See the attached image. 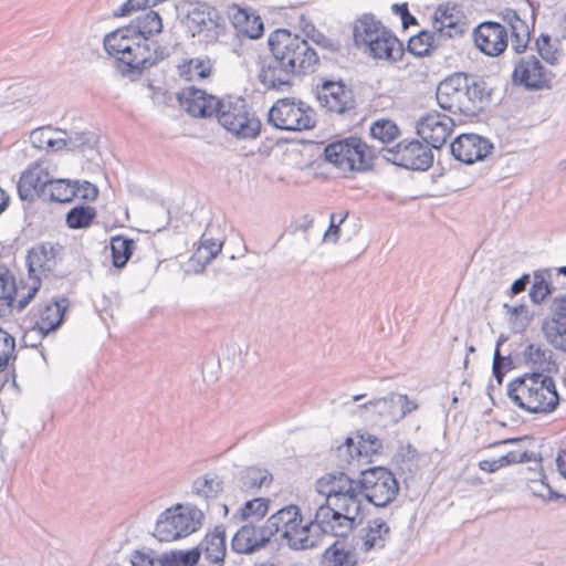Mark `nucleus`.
Returning <instances> with one entry per match:
<instances>
[{"label": "nucleus", "mask_w": 566, "mask_h": 566, "mask_svg": "<svg viewBox=\"0 0 566 566\" xmlns=\"http://www.w3.org/2000/svg\"><path fill=\"white\" fill-rule=\"evenodd\" d=\"M271 55L261 62L258 80L264 88L287 92L295 77L316 72L319 56L306 39L287 29H276L268 36Z\"/></svg>", "instance_id": "1"}, {"label": "nucleus", "mask_w": 566, "mask_h": 566, "mask_svg": "<svg viewBox=\"0 0 566 566\" xmlns=\"http://www.w3.org/2000/svg\"><path fill=\"white\" fill-rule=\"evenodd\" d=\"M163 20L153 11H145L127 27L104 38L105 51L117 60L123 75L138 77L142 73L169 55L166 46H150L149 38L161 32Z\"/></svg>", "instance_id": "2"}, {"label": "nucleus", "mask_w": 566, "mask_h": 566, "mask_svg": "<svg viewBox=\"0 0 566 566\" xmlns=\"http://www.w3.org/2000/svg\"><path fill=\"white\" fill-rule=\"evenodd\" d=\"M492 88L482 77L468 73H453L441 81L436 97L442 109L452 114L473 116L491 101Z\"/></svg>", "instance_id": "3"}, {"label": "nucleus", "mask_w": 566, "mask_h": 566, "mask_svg": "<svg viewBox=\"0 0 566 566\" xmlns=\"http://www.w3.org/2000/svg\"><path fill=\"white\" fill-rule=\"evenodd\" d=\"M511 402L533 415H548L559 405L555 380L539 371L525 373L511 380L506 387Z\"/></svg>", "instance_id": "4"}, {"label": "nucleus", "mask_w": 566, "mask_h": 566, "mask_svg": "<svg viewBox=\"0 0 566 566\" xmlns=\"http://www.w3.org/2000/svg\"><path fill=\"white\" fill-rule=\"evenodd\" d=\"M201 510L192 504H176L157 518L154 536L160 542H172L197 532L203 522Z\"/></svg>", "instance_id": "5"}, {"label": "nucleus", "mask_w": 566, "mask_h": 566, "mask_svg": "<svg viewBox=\"0 0 566 566\" xmlns=\"http://www.w3.org/2000/svg\"><path fill=\"white\" fill-rule=\"evenodd\" d=\"M218 122L224 129L238 138H255L260 134L261 123L250 112L242 97H227L221 99L216 114Z\"/></svg>", "instance_id": "6"}, {"label": "nucleus", "mask_w": 566, "mask_h": 566, "mask_svg": "<svg viewBox=\"0 0 566 566\" xmlns=\"http://www.w3.org/2000/svg\"><path fill=\"white\" fill-rule=\"evenodd\" d=\"M399 493L395 474L385 467H374L360 471L358 497L366 499L377 507H386Z\"/></svg>", "instance_id": "7"}, {"label": "nucleus", "mask_w": 566, "mask_h": 566, "mask_svg": "<svg viewBox=\"0 0 566 566\" xmlns=\"http://www.w3.org/2000/svg\"><path fill=\"white\" fill-rule=\"evenodd\" d=\"M325 159L344 172L365 171L371 168L374 150L360 138L350 137L325 147Z\"/></svg>", "instance_id": "8"}, {"label": "nucleus", "mask_w": 566, "mask_h": 566, "mask_svg": "<svg viewBox=\"0 0 566 566\" xmlns=\"http://www.w3.org/2000/svg\"><path fill=\"white\" fill-rule=\"evenodd\" d=\"M316 491L326 497L331 504L354 512L361 505L358 497V480L352 479L345 470L326 473L316 481Z\"/></svg>", "instance_id": "9"}, {"label": "nucleus", "mask_w": 566, "mask_h": 566, "mask_svg": "<svg viewBox=\"0 0 566 566\" xmlns=\"http://www.w3.org/2000/svg\"><path fill=\"white\" fill-rule=\"evenodd\" d=\"M185 24L192 36H199L206 43H214L224 34L226 23L220 12L207 2H190Z\"/></svg>", "instance_id": "10"}, {"label": "nucleus", "mask_w": 566, "mask_h": 566, "mask_svg": "<svg viewBox=\"0 0 566 566\" xmlns=\"http://www.w3.org/2000/svg\"><path fill=\"white\" fill-rule=\"evenodd\" d=\"M268 120L282 130H305L315 126L314 111L304 102L282 98L269 111Z\"/></svg>", "instance_id": "11"}, {"label": "nucleus", "mask_w": 566, "mask_h": 566, "mask_svg": "<svg viewBox=\"0 0 566 566\" xmlns=\"http://www.w3.org/2000/svg\"><path fill=\"white\" fill-rule=\"evenodd\" d=\"M29 279L28 292L18 300L17 311H23L41 286V277L46 276L56 265V252L50 243H42L29 250L27 255Z\"/></svg>", "instance_id": "12"}, {"label": "nucleus", "mask_w": 566, "mask_h": 566, "mask_svg": "<svg viewBox=\"0 0 566 566\" xmlns=\"http://www.w3.org/2000/svg\"><path fill=\"white\" fill-rule=\"evenodd\" d=\"M382 157L397 166L411 170H427L433 163L431 149L419 140H402L394 148L384 149Z\"/></svg>", "instance_id": "13"}, {"label": "nucleus", "mask_w": 566, "mask_h": 566, "mask_svg": "<svg viewBox=\"0 0 566 566\" xmlns=\"http://www.w3.org/2000/svg\"><path fill=\"white\" fill-rule=\"evenodd\" d=\"M552 78L553 73L535 55L521 56L512 73L513 84L528 91L549 87Z\"/></svg>", "instance_id": "14"}, {"label": "nucleus", "mask_w": 566, "mask_h": 566, "mask_svg": "<svg viewBox=\"0 0 566 566\" xmlns=\"http://www.w3.org/2000/svg\"><path fill=\"white\" fill-rule=\"evenodd\" d=\"M454 120L446 114L430 112L417 122V134L432 148L440 149L453 132Z\"/></svg>", "instance_id": "15"}, {"label": "nucleus", "mask_w": 566, "mask_h": 566, "mask_svg": "<svg viewBox=\"0 0 566 566\" xmlns=\"http://www.w3.org/2000/svg\"><path fill=\"white\" fill-rule=\"evenodd\" d=\"M316 98L331 113L345 114L355 108L353 93L342 82L324 81L316 87Z\"/></svg>", "instance_id": "16"}, {"label": "nucleus", "mask_w": 566, "mask_h": 566, "mask_svg": "<svg viewBox=\"0 0 566 566\" xmlns=\"http://www.w3.org/2000/svg\"><path fill=\"white\" fill-rule=\"evenodd\" d=\"M493 144L476 134H462L450 145L451 154L464 164L484 160L493 150Z\"/></svg>", "instance_id": "17"}, {"label": "nucleus", "mask_w": 566, "mask_h": 566, "mask_svg": "<svg viewBox=\"0 0 566 566\" xmlns=\"http://www.w3.org/2000/svg\"><path fill=\"white\" fill-rule=\"evenodd\" d=\"M476 48L489 56H497L507 48V31L495 21L480 23L473 32Z\"/></svg>", "instance_id": "18"}, {"label": "nucleus", "mask_w": 566, "mask_h": 566, "mask_svg": "<svg viewBox=\"0 0 566 566\" xmlns=\"http://www.w3.org/2000/svg\"><path fill=\"white\" fill-rule=\"evenodd\" d=\"M432 29L438 33L437 36L446 43L467 32L468 23L457 6H439L433 13Z\"/></svg>", "instance_id": "19"}, {"label": "nucleus", "mask_w": 566, "mask_h": 566, "mask_svg": "<svg viewBox=\"0 0 566 566\" xmlns=\"http://www.w3.org/2000/svg\"><path fill=\"white\" fill-rule=\"evenodd\" d=\"M180 105L193 117H210L220 107L221 99L203 90L188 86L178 93Z\"/></svg>", "instance_id": "20"}, {"label": "nucleus", "mask_w": 566, "mask_h": 566, "mask_svg": "<svg viewBox=\"0 0 566 566\" xmlns=\"http://www.w3.org/2000/svg\"><path fill=\"white\" fill-rule=\"evenodd\" d=\"M227 13L238 33L250 39H259L263 35V21L253 9L233 3L228 7Z\"/></svg>", "instance_id": "21"}, {"label": "nucleus", "mask_w": 566, "mask_h": 566, "mask_svg": "<svg viewBox=\"0 0 566 566\" xmlns=\"http://www.w3.org/2000/svg\"><path fill=\"white\" fill-rule=\"evenodd\" d=\"M49 177L48 170L40 165L23 171L17 186L20 199L32 202L36 198H43Z\"/></svg>", "instance_id": "22"}, {"label": "nucleus", "mask_w": 566, "mask_h": 566, "mask_svg": "<svg viewBox=\"0 0 566 566\" xmlns=\"http://www.w3.org/2000/svg\"><path fill=\"white\" fill-rule=\"evenodd\" d=\"M271 538V532L265 524L256 527L253 524L243 525L232 538V549L240 554H250L263 547Z\"/></svg>", "instance_id": "23"}, {"label": "nucleus", "mask_w": 566, "mask_h": 566, "mask_svg": "<svg viewBox=\"0 0 566 566\" xmlns=\"http://www.w3.org/2000/svg\"><path fill=\"white\" fill-rule=\"evenodd\" d=\"M363 51L375 60L398 61L403 55V46L394 32L387 29V34H380Z\"/></svg>", "instance_id": "24"}, {"label": "nucleus", "mask_w": 566, "mask_h": 566, "mask_svg": "<svg viewBox=\"0 0 566 566\" xmlns=\"http://www.w3.org/2000/svg\"><path fill=\"white\" fill-rule=\"evenodd\" d=\"M69 304L70 302L67 297H60L59 300L45 305L40 313L39 319L33 326V331H36L42 336H46L50 332L59 328L63 322Z\"/></svg>", "instance_id": "25"}, {"label": "nucleus", "mask_w": 566, "mask_h": 566, "mask_svg": "<svg viewBox=\"0 0 566 566\" xmlns=\"http://www.w3.org/2000/svg\"><path fill=\"white\" fill-rule=\"evenodd\" d=\"M298 522H302V515L298 506L287 505L271 515L268 518L265 526L266 530L271 532V537L281 533L282 537L286 539Z\"/></svg>", "instance_id": "26"}, {"label": "nucleus", "mask_w": 566, "mask_h": 566, "mask_svg": "<svg viewBox=\"0 0 566 566\" xmlns=\"http://www.w3.org/2000/svg\"><path fill=\"white\" fill-rule=\"evenodd\" d=\"M66 132L51 126L39 127L30 134V143L38 149L60 151L65 148Z\"/></svg>", "instance_id": "27"}, {"label": "nucleus", "mask_w": 566, "mask_h": 566, "mask_svg": "<svg viewBox=\"0 0 566 566\" xmlns=\"http://www.w3.org/2000/svg\"><path fill=\"white\" fill-rule=\"evenodd\" d=\"M503 22L510 25L512 34V48L516 53L523 52L531 36V31L527 23L520 18L517 12L513 9H505L501 12Z\"/></svg>", "instance_id": "28"}, {"label": "nucleus", "mask_w": 566, "mask_h": 566, "mask_svg": "<svg viewBox=\"0 0 566 566\" xmlns=\"http://www.w3.org/2000/svg\"><path fill=\"white\" fill-rule=\"evenodd\" d=\"M337 467L342 470L355 472L359 470V462L363 458V449L356 438L347 437L345 441L335 449Z\"/></svg>", "instance_id": "29"}, {"label": "nucleus", "mask_w": 566, "mask_h": 566, "mask_svg": "<svg viewBox=\"0 0 566 566\" xmlns=\"http://www.w3.org/2000/svg\"><path fill=\"white\" fill-rule=\"evenodd\" d=\"M233 482L243 493H254L263 485L271 484L272 474L265 469L250 467L239 472Z\"/></svg>", "instance_id": "30"}, {"label": "nucleus", "mask_w": 566, "mask_h": 566, "mask_svg": "<svg viewBox=\"0 0 566 566\" xmlns=\"http://www.w3.org/2000/svg\"><path fill=\"white\" fill-rule=\"evenodd\" d=\"M547 342L557 350L566 353V313H553L543 325Z\"/></svg>", "instance_id": "31"}, {"label": "nucleus", "mask_w": 566, "mask_h": 566, "mask_svg": "<svg viewBox=\"0 0 566 566\" xmlns=\"http://www.w3.org/2000/svg\"><path fill=\"white\" fill-rule=\"evenodd\" d=\"M522 358L524 364L532 367L534 371L549 373L555 367L552 352L539 345L528 344L522 353Z\"/></svg>", "instance_id": "32"}, {"label": "nucleus", "mask_w": 566, "mask_h": 566, "mask_svg": "<svg viewBox=\"0 0 566 566\" xmlns=\"http://www.w3.org/2000/svg\"><path fill=\"white\" fill-rule=\"evenodd\" d=\"M201 546L208 559L213 563L223 562L227 551L224 527L216 526L213 532L206 535Z\"/></svg>", "instance_id": "33"}, {"label": "nucleus", "mask_w": 566, "mask_h": 566, "mask_svg": "<svg viewBox=\"0 0 566 566\" xmlns=\"http://www.w3.org/2000/svg\"><path fill=\"white\" fill-rule=\"evenodd\" d=\"M216 232H219V227L209 223L200 239L196 255L199 260L203 259L206 263L213 260L222 250L223 241L214 235Z\"/></svg>", "instance_id": "34"}, {"label": "nucleus", "mask_w": 566, "mask_h": 566, "mask_svg": "<svg viewBox=\"0 0 566 566\" xmlns=\"http://www.w3.org/2000/svg\"><path fill=\"white\" fill-rule=\"evenodd\" d=\"M212 62L209 57H192L178 65V74L186 81L203 80L211 75Z\"/></svg>", "instance_id": "35"}, {"label": "nucleus", "mask_w": 566, "mask_h": 566, "mask_svg": "<svg viewBox=\"0 0 566 566\" xmlns=\"http://www.w3.org/2000/svg\"><path fill=\"white\" fill-rule=\"evenodd\" d=\"M390 537V528L387 523L380 518L369 521L364 535V548L366 552L385 547Z\"/></svg>", "instance_id": "36"}, {"label": "nucleus", "mask_w": 566, "mask_h": 566, "mask_svg": "<svg viewBox=\"0 0 566 566\" xmlns=\"http://www.w3.org/2000/svg\"><path fill=\"white\" fill-rule=\"evenodd\" d=\"M337 512L331 522L328 533L336 537H345L354 528L356 520L360 515L361 505H357L354 512L348 513L340 507L335 509Z\"/></svg>", "instance_id": "37"}, {"label": "nucleus", "mask_w": 566, "mask_h": 566, "mask_svg": "<svg viewBox=\"0 0 566 566\" xmlns=\"http://www.w3.org/2000/svg\"><path fill=\"white\" fill-rule=\"evenodd\" d=\"M438 33L432 31H420L417 35H413L408 41V51L416 56H423L429 53L430 50L442 46L444 42L441 38L437 36Z\"/></svg>", "instance_id": "38"}, {"label": "nucleus", "mask_w": 566, "mask_h": 566, "mask_svg": "<svg viewBox=\"0 0 566 566\" xmlns=\"http://www.w3.org/2000/svg\"><path fill=\"white\" fill-rule=\"evenodd\" d=\"M315 523L307 522L303 524L298 522L296 527L291 531L290 536L285 539L287 545L292 549H308L317 544V537L312 535V530L315 527Z\"/></svg>", "instance_id": "39"}, {"label": "nucleus", "mask_w": 566, "mask_h": 566, "mask_svg": "<svg viewBox=\"0 0 566 566\" xmlns=\"http://www.w3.org/2000/svg\"><path fill=\"white\" fill-rule=\"evenodd\" d=\"M380 20L373 13H363L353 22V41L356 48L361 49L365 41L370 38V34L377 29Z\"/></svg>", "instance_id": "40"}, {"label": "nucleus", "mask_w": 566, "mask_h": 566, "mask_svg": "<svg viewBox=\"0 0 566 566\" xmlns=\"http://www.w3.org/2000/svg\"><path fill=\"white\" fill-rule=\"evenodd\" d=\"M75 195L74 182L64 179H51L49 177L43 199L56 202H70Z\"/></svg>", "instance_id": "41"}, {"label": "nucleus", "mask_w": 566, "mask_h": 566, "mask_svg": "<svg viewBox=\"0 0 566 566\" xmlns=\"http://www.w3.org/2000/svg\"><path fill=\"white\" fill-rule=\"evenodd\" d=\"M136 243L133 239L116 235L111 240L112 261L117 269L124 268L130 259Z\"/></svg>", "instance_id": "42"}, {"label": "nucleus", "mask_w": 566, "mask_h": 566, "mask_svg": "<svg viewBox=\"0 0 566 566\" xmlns=\"http://www.w3.org/2000/svg\"><path fill=\"white\" fill-rule=\"evenodd\" d=\"M322 563L324 566H356L357 560L352 551L336 542L325 549Z\"/></svg>", "instance_id": "43"}, {"label": "nucleus", "mask_w": 566, "mask_h": 566, "mask_svg": "<svg viewBox=\"0 0 566 566\" xmlns=\"http://www.w3.org/2000/svg\"><path fill=\"white\" fill-rule=\"evenodd\" d=\"M397 394H390L388 397L369 400L360 408L377 412L379 416L387 418L390 422L397 423L400 419H396L394 415L398 412Z\"/></svg>", "instance_id": "44"}, {"label": "nucleus", "mask_w": 566, "mask_h": 566, "mask_svg": "<svg viewBox=\"0 0 566 566\" xmlns=\"http://www.w3.org/2000/svg\"><path fill=\"white\" fill-rule=\"evenodd\" d=\"M19 290L15 284L14 275L4 264H0V301L4 302V305L8 307L18 306V301L15 296L18 295Z\"/></svg>", "instance_id": "45"}, {"label": "nucleus", "mask_w": 566, "mask_h": 566, "mask_svg": "<svg viewBox=\"0 0 566 566\" xmlns=\"http://www.w3.org/2000/svg\"><path fill=\"white\" fill-rule=\"evenodd\" d=\"M222 490H223V482L217 475L200 476V478L196 479L192 483L193 493L202 499H206V500L216 499Z\"/></svg>", "instance_id": "46"}, {"label": "nucleus", "mask_w": 566, "mask_h": 566, "mask_svg": "<svg viewBox=\"0 0 566 566\" xmlns=\"http://www.w3.org/2000/svg\"><path fill=\"white\" fill-rule=\"evenodd\" d=\"M96 218V209L91 206H75L66 213V224L70 229H83L92 224Z\"/></svg>", "instance_id": "47"}, {"label": "nucleus", "mask_w": 566, "mask_h": 566, "mask_svg": "<svg viewBox=\"0 0 566 566\" xmlns=\"http://www.w3.org/2000/svg\"><path fill=\"white\" fill-rule=\"evenodd\" d=\"M200 558V551L192 548L189 551H178L164 554L160 559V566H196Z\"/></svg>", "instance_id": "48"}, {"label": "nucleus", "mask_w": 566, "mask_h": 566, "mask_svg": "<svg viewBox=\"0 0 566 566\" xmlns=\"http://www.w3.org/2000/svg\"><path fill=\"white\" fill-rule=\"evenodd\" d=\"M538 480L532 479L528 485L532 494L536 497H541L544 501H556L559 499L566 500V495L556 492L547 482V478L544 473L542 465H538Z\"/></svg>", "instance_id": "49"}, {"label": "nucleus", "mask_w": 566, "mask_h": 566, "mask_svg": "<svg viewBox=\"0 0 566 566\" xmlns=\"http://www.w3.org/2000/svg\"><path fill=\"white\" fill-rule=\"evenodd\" d=\"M66 150H92L97 144V136L92 132L71 133L63 136Z\"/></svg>", "instance_id": "50"}, {"label": "nucleus", "mask_w": 566, "mask_h": 566, "mask_svg": "<svg viewBox=\"0 0 566 566\" xmlns=\"http://www.w3.org/2000/svg\"><path fill=\"white\" fill-rule=\"evenodd\" d=\"M399 128L395 122L390 119H378L370 126V135L384 144L394 142L399 136Z\"/></svg>", "instance_id": "51"}, {"label": "nucleus", "mask_w": 566, "mask_h": 566, "mask_svg": "<svg viewBox=\"0 0 566 566\" xmlns=\"http://www.w3.org/2000/svg\"><path fill=\"white\" fill-rule=\"evenodd\" d=\"M15 339L7 331L0 328V373L7 370L11 361H14Z\"/></svg>", "instance_id": "52"}, {"label": "nucleus", "mask_w": 566, "mask_h": 566, "mask_svg": "<svg viewBox=\"0 0 566 566\" xmlns=\"http://www.w3.org/2000/svg\"><path fill=\"white\" fill-rule=\"evenodd\" d=\"M269 510V500L263 497H256L245 502L243 507L240 510L241 518L243 521L252 517L255 520L263 518Z\"/></svg>", "instance_id": "53"}, {"label": "nucleus", "mask_w": 566, "mask_h": 566, "mask_svg": "<svg viewBox=\"0 0 566 566\" xmlns=\"http://www.w3.org/2000/svg\"><path fill=\"white\" fill-rule=\"evenodd\" d=\"M337 509L334 504H331L328 500H325L324 504H321L316 510L315 518L312 521L315 523V527L322 533L327 534L332 520L336 514Z\"/></svg>", "instance_id": "54"}, {"label": "nucleus", "mask_w": 566, "mask_h": 566, "mask_svg": "<svg viewBox=\"0 0 566 566\" xmlns=\"http://www.w3.org/2000/svg\"><path fill=\"white\" fill-rule=\"evenodd\" d=\"M536 46L543 60H545L547 63L552 65L557 63L559 59V53L557 49L554 48L549 35L542 34L536 40Z\"/></svg>", "instance_id": "55"}, {"label": "nucleus", "mask_w": 566, "mask_h": 566, "mask_svg": "<svg viewBox=\"0 0 566 566\" xmlns=\"http://www.w3.org/2000/svg\"><path fill=\"white\" fill-rule=\"evenodd\" d=\"M552 293V286L551 284L545 280V277L542 274L535 273L534 275V282L530 290V297L531 300L538 304L544 298Z\"/></svg>", "instance_id": "56"}, {"label": "nucleus", "mask_w": 566, "mask_h": 566, "mask_svg": "<svg viewBox=\"0 0 566 566\" xmlns=\"http://www.w3.org/2000/svg\"><path fill=\"white\" fill-rule=\"evenodd\" d=\"M357 440L365 458L378 454L382 449V441L374 434H358Z\"/></svg>", "instance_id": "57"}, {"label": "nucleus", "mask_w": 566, "mask_h": 566, "mask_svg": "<svg viewBox=\"0 0 566 566\" xmlns=\"http://www.w3.org/2000/svg\"><path fill=\"white\" fill-rule=\"evenodd\" d=\"M311 40L317 44L318 46L329 51V52H337L340 49L339 42L326 36L321 31L316 30L315 25H311Z\"/></svg>", "instance_id": "58"}, {"label": "nucleus", "mask_w": 566, "mask_h": 566, "mask_svg": "<svg viewBox=\"0 0 566 566\" xmlns=\"http://www.w3.org/2000/svg\"><path fill=\"white\" fill-rule=\"evenodd\" d=\"M347 216H348V212L339 214L338 222H335V219L337 218V214L336 213H332L331 214V217H329V227H328V229L326 230V232L324 234V240L331 241V242H334V243L338 241L340 226L344 223V221L346 220Z\"/></svg>", "instance_id": "59"}, {"label": "nucleus", "mask_w": 566, "mask_h": 566, "mask_svg": "<svg viewBox=\"0 0 566 566\" xmlns=\"http://www.w3.org/2000/svg\"><path fill=\"white\" fill-rule=\"evenodd\" d=\"M74 189L76 190L75 197H80L87 201H93L98 196L97 187L88 181H75Z\"/></svg>", "instance_id": "60"}, {"label": "nucleus", "mask_w": 566, "mask_h": 566, "mask_svg": "<svg viewBox=\"0 0 566 566\" xmlns=\"http://www.w3.org/2000/svg\"><path fill=\"white\" fill-rule=\"evenodd\" d=\"M509 464H516V463H524L530 461L537 462V465H539L542 459L538 457L535 452H528V451H510L506 454Z\"/></svg>", "instance_id": "61"}, {"label": "nucleus", "mask_w": 566, "mask_h": 566, "mask_svg": "<svg viewBox=\"0 0 566 566\" xmlns=\"http://www.w3.org/2000/svg\"><path fill=\"white\" fill-rule=\"evenodd\" d=\"M398 412L394 415L396 419L402 420L407 415L418 409V405L408 398L407 395L397 394Z\"/></svg>", "instance_id": "62"}, {"label": "nucleus", "mask_w": 566, "mask_h": 566, "mask_svg": "<svg viewBox=\"0 0 566 566\" xmlns=\"http://www.w3.org/2000/svg\"><path fill=\"white\" fill-rule=\"evenodd\" d=\"M146 7H153L149 0H127L118 8L117 11H115L114 14L116 17H126L132 12Z\"/></svg>", "instance_id": "63"}, {"label": "nucleus", "mask_w": 566, "mask_h": 566, "mask_svg": "<svg viewBox=\"0 0 566 566\" xmlns=\"http://www.w3.org/2000/svg\"><path fill=\"white\" fill-rule=\"evenodd\" d=\"M392 12L400 17L403 29L418 23L417 19L409 12L407 3H395Z\"/></svg>", "instance_id": "64"}]
</instances>
